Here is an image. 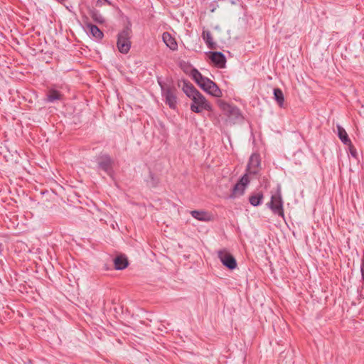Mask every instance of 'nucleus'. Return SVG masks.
Returning <instances> with one entry per match:
<instances>
[{
    "instance_id": "9b49d317",
    "label": "nucleus",
    "mask_w": 364,
    "mask_h": 364,
    "mask_svg": "<svg viewBox=\"0 0 364 364\" xmlns=\"http://www.w3.org/2000/svg\"><path fill=\"white\" fill-rule=\"evenodd\" d=\"M86 31L97 40H102L104 37L103 32L95 24L90 22L85 23Z\"/></svg>"
},
{
    "instance_id": "423d86ee",
    "label": "nucleus",
    "mask_w": 364,
    "mask_h": 364,
    "mask_svg": "<svg viewBox=\"0 0 364 364\" xmlns=\"http://www.w3.org/2000/svg\"><path fill=\"white\" fill-rule=\"evenodd\" d=\"M250 183L248 173L244 174L240 180L235 183L232 189L230 197L235 198L244 194L246 186Z\"/></svg>"
},
{
    "instance_id": "f3484780",
    "label": "nucleus",
    "mask_w": 364,
    "mask_h": 364,
    "mask_svg": "<svg viewBox=\"0 0 364 364\" xmlns=\"http://www.w3.org/2000/svg\"><path fill=\"white\" fill-rule=\"evenodd\" d=\"M202 38L205 42L207 46L210 49L216 48V43L213 41L210 31L203 30L202 33Z\"/></svg>"
},
{
    "instance_id": "412c9836",
    "label": "nucleus",
    "mask_w": 364,
    "mask_h": 364,
    "mask_svg": "<svg viewBox=\"0 0 364 364\" xmlns=\"http://www.w3.org/2000/svg\"><path fill=\"white\" fill-rule=\"evenodd\" d=\"M62 95L60 92L56 90H50L46 95V102H54L56 100H60L62 99Z\"/></svg>"
},
{
    "instance_id": "39448f33",
    "label": "nucleus",
    "mask_w": 364,
    "mask_h": 364,
    "mask_svg": "<svg viewBox=\"0 0 364 364\" xmlns=\"http://www.w3.org/2000/svg\"><path fill=\"white\" fill-rule=\"evenodd\" d=\"M98 168L105 171L108 176H112L114 170L113 164L114 161L109 155L105 154H100L97 159Z\"/></svg>"
},
{
    "instance_id": "9d476101",
    "label": "nucleus",
    "mask_w": 364,
    "mask_h": 364,
    "mask_svg": "<svg viewBox=\"0 0 364 364\" xmlns=\"http://www.w3.org/2000/svg\"><path fill=\"white\" fill-rule=\"evenodd\" d=\"M210 58L214 65L218 68H224L226 64L225 55L218 51L210 52Z\"/></svg>"
},
{
    "instance_id": "6ab92c4d",
    "label": "nucleus",
    "mask_w": 364,
    "mask_h": 364,
    "mask_svg": "<svg viewBox=\"0 0 364 364\" xmlns=\"http://www.w3.org/2000/svg\"><path fill=\"white\" fill-rule=\"evenodd\" d=\"M264 195L262 192L259 191L252 194L249 197V201L252 206L257 207L262 204Z\"/></svg>"
},
{
    "instance_id": "f8f14e48",
    "label": "nucleus",
    "mask_w": 364,
    "mask_h": 364,
    "mask_svg": "<svg viewBox=\"0 0 364 364\" xmlns=\"http://www.w3.org/2000/svg\"><path fill=\"white\" fill-rule=\"evenodd\" d=\"M183 92L186 95V96L191 100L193 97H196L198 93H200L193 85L188 80L183 81V85L182 87Z\"/></svg>"
},
{
    "instance_id": "6e6552de",
    "label": "nucleus",
    "mask_w": 364,
    "mask_h": 364,
    "mask_svg": "<svg viewBox=\"0 0 364 364\" xmlns=\"http://www.w3.org/2000/svg\"><path fill=\"white\" fill-rule=\"evenodd\" d=\"M260 166V156L258 154H252L247 166V172L249 174L256 175L259 172Z\"/></svg>"
},
{
    "instance_id": "0eeeda50",
    "label": "nucleus",
    "mask_w": 364,
    "mask_h": 364,
    "mask_svg": "<svg viewBox=\"0 0 364 364\" xmlns=\"http://www.w3.org/2000/svg\"><path fill=\"white\" fill-rule=\"evenodd\" d=\"M218 258L222 264L230 270H233L237 267V262L235 258L225 250H220L218 252Z\"/></svg>"
},
{
    "instance_id": "b1692460",
    "label": "nucleus",
    "mask_w": 364,
    "mask_h": 364,
    "mask_svg": "<svg viewBox=\"0 0 364 364\" xmlns=\"http://www.w3.org/2000/svg\"><path fill=\"white\" fill-rule=\"evenodd\" d=\"M146 182L149 186L151 187H156L159 183V178L150 171Z\"/></svg>"
},
{
    "instance_id": "bb28decb",
    "label": "nucleus",
    "mask_w": 364,
    "mask_h": 364,
    "mask_svg": "<svg viewBox=\"0 0 364 364\" xmlns=\"http://www.w3.org/2000/svg\"><path fill=\"white\" fill-rule=\"evenodd\" d=\"M2 250V244L0 243V254H1Z\"/></svg>"
},
{
    "instance_id": "393cba45",
    "label": "nucleus",
    "mask_w": 364,
    "mask_h": 364,
    "mask_svg": "<svg viewBox=\"0 0 364 364\" xmlns=\"http://www.w3.org/2000/svg\"><path fill=\"white\" fill-rule=\"evenodd\" d=\"M346 146H348V149H349L350 155L353 158L357 159L358 158V152H357L355 147L353 145L352 142L350 141V144H346Z\"/></svg>"
},
{
    "instance_id": "7ed1b4c3",
    "label": "nucleus",
    "mask_w": 364,
    "mask_h": 364,
    "mask_svg": "<svg viewBox=\"0 0 364 364\" xmlns=\"http://www.w3.org/2000/svg\"><path fill=\"white\" fill-rule=\"evenodd\" d=\"M267 206L274 214L278 215L282 218L284 217L283 200L280 187H278L276 193L272 196L270 201L267 203Z\"/></svg>"
},
{
    "instance_id": "1a4fd4ad",
    "label": "nucleus",
    "mask_w": 364,
    "mask_h": 364,
    "mask_svg": "<svg viewBox=\"0 0 364 364\" xmlns=\"http://www.w3.org/2000/svg\"><path fill=\"white\" fill-rule=\"evenodd\" d=\"M191 75L196 84L205 92L208 86L206 80H210V79L203 76V75L196 68H193L191 70Z\"/></svg>"
},
{
    "instance_id": "20e7f679",
    "label": "nucleus",
    "mask_w": 364,
    "mask_h": 364,
    "mask_svg": "<svg viewBox=\"0 0 364 364\" xmlns=\"http://www.w3.org/2000/svg\"><path fill=\"white\" fill-rule=\"evenodd\" d=\"M192 101L191 110L195 113H200L203 109L207 111H212L213 109L212 105L201 93H198L196 97H193Z\"/></svg>"
},
{
    "instance_id": "dca6fc26",
    "label": "nucleus",
    "mask_w": 364,
    "mask_h": 364,
    "mask_svg": "<svg viewBox=\"0 0 364 364\" xmlns=\"http://www.w3.org/2000/svg\"><path fill=\"white\" fill-rule=\"evenodd\" d=\"M129 264L127 258L124 255H118L114 259V268L117 270H122Z\"/></svg>"
},
{
    "instance_id": "ddd939ff",
    "label": "nucleus",
    "mask_w": 364,
    "mask_h": 364,
    "mask_svg": "<svg viewBox=\"0 0 364 364\" xmlns=\"http://www.w3.org/2000/svg\"><path fill=\"white\" fill-rule=\"evenodd\" d=\"M222 108L225 111L230 117H232L235 119L241 118L240 110L235 106H232L227 103L222 105Z\"/></svg>"
},
{
    "instance_id": "4468645a",
    "label": "nucleus",
    "mask_w": 364,
    "mask_h": 364,
    "mask_svg": "<svg viewBox=\"0 0 364 364\" xmlns=\"http://www.w3.org/2000/svg\"><path fill=\"white\" fill-rule=\"evenodd\" d=\"M162 40L166 46L172 50L178 49V44L176 39L168 33L164 32L162 35Z\"/></svg>"
},
{
    "instance_id": "aec40b11",
    "label": "nucleus",
    "mask_w": 364,
    "mask_h": 364,
    "mask_svg": "<svg viewBox=\"0 0 364 364\" xmlns=\"http://www.w3.org/2000/svg\"><path fill=\"white\" fill-rule=\"evenodd\" d=\"M336 128L338 131V136L340 139V140L343 142V144L344 145L350 144L351 141L349 139L348 135L346 132L345 129L338 124L336 126Z\"/></svg>"
},
{
    "instance_id": "5701e85b",
    "label": "nucleus",
    "mask_w": 364,
    "mask_h": 364,
    "mask_svg": "<svg viewBox=\"0 0 364 364\" xmlns=\"http://www.w3.org/2000/svg\"><path fill=\"white\" fill-rule=\"evenodd\" d=\"M90 16L93 21L97 23L102 24L105 22L104 16L96 9L90 11Z\"/></svg>"
},
{
    "instance_id": "cd10ccee",
    "label": "nucleus",
    "mask_w": 364,
    "mask_h": 364,
    "mask_svg": "<svg viewBox=\"0 0 364 364\" xmlns=\"http://www.w3.org/2000/svg\"><path fill=\"white\" fill-rule=\"evenodd\" d=\"M67 0H58V1H59L60 3L63 4L64 3L65 1H66Z\"/></svg>"
},
{
    "instance_id": "2eb2a0df",
    "label": "nucleus",
    "mask_w": 364,
    "mask_h": 364,
    "mask_svg": "<svg viewBox=\"0 0 364 364\" xmlns=\"http://www.w3.org/2000/svg\"><path fill=\"white\" fill-rule=\"evenodd\" d=\"M208 86L206 90V92L209 95L215 97H220L222 96V92L217 84L213 80H206Z\"/></svg>"
},
{
    "instance_id": "a878e982",
    "label": "nucleus",
    "mask_w": 364,
    "mask_h": 364,
    "mask_svg": "<svg viewBox=\"0 0 364 364\" xmlns=\"http://www.w3.org/2000/svg\"><path fill=\"white\" fill-rule=\"evenodd\" d=\"M105 4H107L109 5L111 4V3L109 0H97L96 1L97 6H102L105 5Z\"/></svg>"
},
{
    "instance_id": "f03ea898",
    "label": "nucleus",
    "mask_w": 364,
    "mask_h": 364,
    "mask_svg": "<svg viewBox=\"0 0 364 364\" xmlns=\"http://www.w3.org/2000/svg\"><path fill=\"white\" fill-rule=\"evenodd\" d=\"M132 29L126 26L117 34V47L121 53L127 54L131 48Z\"/></svg>"
},
{
    "instance_id": "f257e3e1",
    "label": "nucleus",
    "mask_w": 364,
    "mask_h": 364,
    "mask_svg": "<svg viewBox=\"0 0 364 364\" xmlns=\"http://www.w3.org/2000/svg\"><path fill=\"white\" fill-rule=\"evenodd\" d=\"M157 82L160 86L161 95L164 100L165 103L171 109H176L177 107V96L176 87L173 83L165 82L161 80V77H157Z\"/></svg>"
},
{
    "instance_id": "4be33fe9",
    "label": "nucleus",
    "mask_w": 364,
    "mask_h": 364,
    "mask_svg": "<svg viewBox=\"0 0 364 364\" xmlns=\"http://www.w3.org/2000/svg\"><path fill=\"white\" fill-rule=\"evenodd\" d=\"M274 99L280 107H284V97L281 89L274 88L273 90Z\"/></svg>"
},
{
    "instance_id": "a211bd4d",
    "label": "nucleus",
    "mask_w": 364,
    "mask_h": 364,
    "mask_svg": "<svg viewBox=\"0 0 364 364\" xmlns=\"http://www.w3.org/2000/svg\"><path fill=\"white\" fill-rule=\"evenodd\" d=\"M191 215L193 218L200 221H209L210 220V215L206 211L192 210Z\"/></svg>"
}]
</instances>
